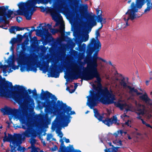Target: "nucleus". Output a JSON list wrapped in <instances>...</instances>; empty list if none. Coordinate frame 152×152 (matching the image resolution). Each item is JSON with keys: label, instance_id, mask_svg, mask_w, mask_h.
Wrapping results in <instances>:
<instances>
[{"label": "nucleus", "instance_id": "obj_1", "mask_svg": "<svg viewBox=\"0 0 152 152\" xmlns=\"http://www.w3.org/2000/svg\"><path fill=\"white\" fill-rule=\"evenodd\" d=\"M112 83L109 90L107 88V104L114 103L121 110L125 111L121 117L129 126L132 119L127 114L129 111H136L138 114L147 119L150 118L152 114V99L146 93H140L134 88L128 86L124 78L115 75L110 79Z\"/></svg>", "mask_w": 152, "mask_h": 152}, {"label": "nucleus", "instance_id": "obj_2", "mask_svg": "<svg viewBox=\"0 0 152 152\" xmlns=\"http://www.w3.org/2000/svg\"><path fill=\"white\" fill-rule=\"evenodd\" d=\"M9 117L10 120L13 119L14 120H18L19 119L22 123V127L23 129H27L25 132L21 135V137H29L31 136H35V132L33 130L31 124L30 123H24V117L22 116L17 113H13L12 115H9Z\"/></svg>", "mask_w": 152, "mask_h": 152}, {"label": "nucleus", "instance_id": "obj_3", "mask_svg": "<svg viewBox=\"0 0 152 152\" xmlns=\"http://www.w3.org/2000/svg\"><path fill=\"white\" fill-rule=\"evenodd\" d=\"M35 10H17L14 13L11 10H0V17L4 20L7 17L12 18L17 15H23L26 19L30 20Z\"/></svg>", "mask_w": 152, "mask_h": 152}, {"label": "nucleus", "instance_id": "obj_4", "mask_svg": "<svg viewBox=\"0 0 152 152\" xmlns=\"http://www.w3.org/2000/svg\"><path fill=\"white\" fill-rule=\"evenodd\" d=\"M61 10H41V12L46 14H50L54 21L56 22L54 27L59 26V28L57 31L59 32L63 38L64 35V24L62 17L59 14Z\"/></svg>", "mask_w": 152, "mask_h": 152}, {"label": "nucleus", "instance_id": "obj_5", "mask_svg": "<svg viewBox=\"0 0 152 152\" xmlns=\"http://www.w3.org/2000/svg\"><path fill=\"white\" fill-rule=\"evenodd\" d=\"M18 137V136H13L8 134V137L5 136L3 139L4 142H10L11 152H15L17 150L20 152H24L25 151V148L20 145L22 142L20 139Z\"/></svg>", "mask_w": 152, "mask_h": 152}, {"label": "nucleus", "instance_id": "obj_6", "mask_svg": "<svg viewBox=\"0 0 152 152\" xmlns=\"http://www.w3.org/2000/svg\"><path fill=\"white\" fill-rule=\"evenodd\" d=\"M53 0H27L25 2L21 1L17 4L18 10H36L37 3L47 4Z\"/></svg>", "mask_w": 152, "mask_h": 152}, {"label": "nucleus", "instance_id": "obj_7", "mask_svg": "<svg viewBox=\"0 0 152 152\" xmlns=\"http://www.w3.org/2000/svg\"><path fill=\"white\" fill-rule=\"evenodd\" d=\"M15 58L13 56L10 57L7 60H6L5 62V64L4 66L1 65L0 64V72L1 70L3 71L4 75L7 76L8 73L12 71V69L15 70L18 69V66L14 65L15 61Z\"/></svg>", "mask_w": 152, "mask_h": 152}, {"label": "nucleus", "instance_id": "obj_8", "mask_svg": "<svg viewBox=\"0 0 152 152\" xmlns=\"http://www.w3.org/2000/svg\"><path fill=\"white\" fill-rule=\"evenodd\" d=\"M80 0H68L70 8H48L47 9L42 7L41 10H88V6L87 4H80Z\"/></svg>", "mask_w": 152, "mask_h": 152}, {"label": "nucleus", "instance_id": "obj_9", "mask_svg": "<svg viewBox=\"0 0 152 152\" xmlns=\"http://www.w3.org/2000/svg\"><path fill=\"white\" fill-rule=\"evenodd\" d=\"M138 10H128L127 12L126 13L124 16V20L125 23L121 22L118 25V26L119 29L124 28L129 25L127 23L128 20L130 19L133 20L136 17H139L142 15L143 13L137 14V12H140Z\"/></svg>", "mask_w": 152, "mask_h": 152}, {"label": "nucleus", "instance_id": "obj_10", "mask_svg": "<svg viewBox=\"0 0 152 152\" xmlns=\"http://www.w3.org/2000/svg\"><path fill=\"white\" fill-rule=\"evenodd\" d=\"M96 39L93 38L91 41L90 45H94L93 50L94 51H98L101 48V45L99 41L97 39V37L99 36V34L98 30L96 31L95 33Z\"/></svg>", "mask_w": 152, "mask_h": 152}, {"label": "nucleus", "instance_id": "obj_11", "mask_svg": "<svg viewBox=\"0 0 152 152\" xmlns=\"http://www.w3.org/2000/svg\"><path fill=\"white\" fill-rule=\"evenodd\" d=\"M126 134V132H124L123 131L120 130L118 131L117 132L114 134L113 135V138L111 140L114 144L118 145H121V142L118 139V137H121L123 134L125 135Z\"/></svg>", "mask_w": 152, "mask_h": 152}, {"label": "nucleus", "instance_id": "obj_12", "mask_svg": "<svg viewBox=\"0 0 152 152\" xmlns=\"http://www.w3.org/2000/svg\"><path fill=\"white\" fill-rule=\"evenodd\" d=\"M145 0H136L135 2H133L130 5V9L128 10H138L142 8L145 4Z\"/></svg>", "mask_w": 152, "mask_h": 152}, {"label": "nucleus", "instance_id": "obj_13", "mask_svg": "<svg viewBox=\"0 0 152 152\" xmlns=\"http://www.w3.org/2000/svg\"><path fill=\"white\" fill-rule=\"evenodd\" d=\"M41 27L42 28L43 32L46 35V34H48L49 31H50L53 34H55L56 32V31H54L53 32V30L50 29L51 26L49 24L47 25L45 24H41L39 27H37V28L38 29L41 28Z\"/></svg>", "mask_w": 152, "mask_h": 152}, {"label": "nucleus", "instance_id": "obj_14", "mask_svg": "<svg viewBox=\"0 0 152 152\" xmlns=\"http://www.w3.org/2000/svg\"><path fill=\"white\" fill-rule=\"evenodd\" d=\"M102 122L108 126H110L113 123L118 124L117 118L116 116H114L111 119L107 118L105 120L102 121Z\"/></svg>", "mask_w": 152, "mask_h": 152}, {"label": "nucleus", "instance_id": "obj_15", "mask_svg": "<svg viewBox=\"0 0 152 152\" xmlns=\"http://www.w3.org/2000/svg\"><path fill=\"white\" fill-rule=\"evenodd\" d=\"M17 62L18 64L24 65L29 64L30 60L29 58L25 57L24 56H20L18 59L17 60Z\"/></svg>", "mask_w": 152, "mask_h": 152}, {"label": "nucleus", "instance_id": "obj_16", "mask_svg": "<svg viewBox=\"0 0 152 152\" xmlns=\"http://www.w3.org/2000/svg\"><path fill=\"white\" fill-rule=\"evenodd\" d=\"M42 94H43L44 96L49 98H50L51 99H53V101H56L57 100L56 97L54 96L52 94L48 91H46L44 92L43 90H42Z\"/></svg>", "mask_w": 152, "mask_h": 152}, {"label": "nucleus", "instance_id": "obj_17", "mask_svg": "<svg viewBox=\"0 0 152 152\" xmlns=\"http://www.w3.org/2000/svg\"><path fill=\"white\" fill-rule=\"evenodd\" d=\"M93 16H92L91 19L87 22V24L88 27H92L96 25V22L93 18Z\"/></svg>", "mask_w": 152, "mask_h": 152}, {"label": "nucleus", "instance_id": "obj_18", "mask_svg": "<svg viewBox=\"0 0 152 152\" xmlns=\"http://www.w3.org/2000/svg\"><path fill=\"white\" fill-rule=\"evenodd\" d=\"M107 143L109 145L111 146V142H107ZM117 148L114 147L113 146H112L111 148H110L107 150V149H106L104 150V151L105 152H117Z\"/></svg>", "mask_w": 152, "mask_h": 152}, {"label": "nucleus", "instance_id": "obj_19", "mask_svg": "<svg viewBox=\"0 0 152 152\" xmlns=\"http://www.w3.org/2000/svg\"><path fill=\"white\" fill-rule=\"evenodd\" d=\"M94 113L95 116L99 121H102V118L104 117V115L101 116L98 113L97 110L96 109H94Z\"/></svg>", "mask_w": 152, "mask_h": 152}, {"label": "nucleus", "instance_id": "obj_20", "mask_svg": "<svg viewBox=\"0 0 152 152\" xmlns=\"http://www.w3.org/2000/svg\"><path fill=\"white\" fill-rule=\"evenodd\" d=\"M68 151L67 152H81L80 151L78 150H74L73 146L69 145L66 148Z\"/></svg>", "mask_w": 152, "mask_h": 152}, {"label": "nucleus", "instance_id": "obj_21", "mask_svg": "<svg viewBox=\"0 0 152 152\" xmlns=\"http://www.w3.org/2000/svg\"><path fill=\"white\" fill-rule=\"evenodd\" d=\"M19 43L18 41V39L16 38H12L10 42V43L12 45V46L11 48V50L13 51V45L14 44Z\"/></svg>", "mask_w": 152, "mask_h": 152}, {"label": "nucleus", "instance_id": "obj_22", "mask_svg": "<svg viewBox=\"0 0 152 152\" xmlns=\"http://www.w3.org/2000/svg\"><path fill=\"white\" fill-rule=\"evenodd\" d=\"M65 112L67 114L69 115H72L75 114V113L74 111H71L72 109L71 107H68L65 108ZM64 110H65V109H64Z\"/></svg>", "mask_w": 152, "mask_h": 152}, {"label": "nucleus", "instance_id": "obj_23", "mask_svg": "<svg viewBox=\"0 0 152 152\" xmlns=\"http://www.w3.org/2000/svg\"><path fill=\"white\" fill-rule=\"evenodd\" d=\"M81 16L84 18H87L89 17V14L87 12V10H80Z\"/></svg>", "mask_w": 152, "mask_h": 152}, {"label": "nucleus", "instance_id": "obj_24", "mask_svg": "<svg viewBox=\"0 0 152 152\" xmlns=\"http://www.w3.org/2000/svg\"><path fill=\"white\" fill-rule=\"evenodd\" d=\"M64 141L66 143H69V139H66L65 137H64L62 139H61L60 140V141L61 143V146H63L64 145Z\"/></svg>", "mask_w": 152, "mask_h": 152}, {"label": "nucleus", "instance_id": "obj_25", "mask_svg": "<svg viewBox=\"0 0 152 152\" xmlns=\"http://www.w3.org/2000/svg\"><path fill=\"white\" fill-rule=\"evenodd\" d=\"M31 148V152H43L42 150H40L39 148L32 146Z\"/></svg>", "mask_w": 152, "mask_h": 152}, {"label": "nucleus", "instance_id": "obj_26", "mask_svg": "<svg viewBox=\"0 0 152 152\" xmlns=\"http://www.w3.org/2000/svg\"><path fill=\"white\" fill-rule=\"evenodd\" d=\"M147 7L145 10H151L152 9V4L150 0H148L147 3Z\"/></svg>", "mask_w": 152, "mask_h": 152}, {"label": "nucleus", "instance_id": "obj_27", "mask_svg": "<svg viewBox=\"0 0 152 152\" xmlns=\"http://www.w3.org/2000/svg\"><path fill=\"white\" fill-rule=\"evenodd\" d=\"M57 106L62 109L65 107H66L65 104H64L62 102H60L59 101H58L57 102Z\"/></svg>", "mask_w": 152, "mask_h": 152}, {"label": "nucleus", "instance_id": "obj_28", "mask_svg": "<svg viewBox=\"0 0 152 152\" xmlns=\"http://www.w3.org/2000/svg\"><path fill=\"white\" fill-rule=\"evenodd\" d=\"M20 70L22 72H24L25 71H28V69H27L24 66H21Z\"/></svg>", "mask_w": 152, "mask_h": 152}, {"label": "nucleus", "instance_id": "obj_29", "mask_svg": "<svg viewBox=\"0 0 152 152\" xmlns=\"http://www.w3.org/2000/svg\"><path fill=\"white\" fill-rule=\"evenodd\" d=\"M56 132L58 134V136L61 138L63 136V134L60 131H56Z\"/></svg>", "mask_w": 152, "mask_h": 152}, {"label": "nucleus", "instance_id": "obj_30", "mask_svg": "<svg viewBox=\"0 0 152 152\" xmlns=\"http://www.w3.org/2000/svg\"><path fill=\"white\" fill-rule=\"evenodd\" d=\"M77 86L76 85H75V89H73V90H72L71 91V89L70 88H69V87H67V89L66 90H69V92L70 93H72L73 92H74L75 89H76V88H77Z\"/></svg>", "mask_w": 152, "mask_h": 152}, {"label": "nucleus", "instance_id": "obj_31", "mask_svg": "<svg viewBox=\"0 0 152 152\" xmlns=\"http://www.w3.org/2000/svg\"><path fill=\"white\" fill-rule=\"evenodd\" d=\"M47 140H50L53 139V136L51 134H48L47 135Z\"/></svg>", "mask_w": 152, "mask_h": 152}, {"label": "nucleus", "instance_id": "obj_32", "mask_svg": "<svg viewBox=\"0 0 152 152\" xmlns=\"http://www.w3.org/2000/svg\"><path fill=\"white\" fill-rule=\"evenodd\" d=\"M9 8L8 6H0V10H9Z\"/></svg>", "mask_w": 152, "mask_h": 152}, {"label": "nucleus", "instance_id": "obj_33", "mask_svg": "<svg viewBox=\"0 0 152 152\" xmlns=\"http://www.w3.org/2000/svg\"><path fill=\"white\" fill-rule=\"evenodd\" d=\"M142 123L144 124H145V125L148 127H149L152 129V126H151L150 124H148L146 123V122L143 121V120L141 119Z\"/></svg>", "mask_w": 152, "mask_h": 152}, {"label": "nucleus", "instance_id": "obj_34", "mask_svg": "<svg viewBox=\"0 0 152 152\" xmlns=\"http://www.w3.org/2000/svg\"><path fill=\"white\" fill-rule=\"evenodd\" d=\"M10 32L11 33H14L15 31V29L14 27H11L9 30Z\"/></svg>", "mask_w": 152, "mask_h": 152}, {"label": "nucleus", "instance_id": "obj_35", "mask_svg": "<svg viewBox=\"0 0 152 152\" xmlns=\"http://www.w3.org/2000/svg\"><path fill=\"white\" fill-rule=\"evenodd\" d=\"M64 11H63V12H64V14L66 16H69V15L68 12H69V10H63Z\"/></svg>", "mask_w": 152, "mask_h": 152}, {"label": "nucleus", "instance_id": "obj_36", "mask_svg": "<svg viewBox=\"0 0 152 152\" xmlns=\"http://www.w3.org/2000/svg\"><path fill=\"white\" fill-rule=\"evenodd\" d=\"M30 142L31 145V147L32 146H34L33 144L36 142V140L35 139H32L30 140Z\"/></svg>", "mask_w": 152, "mask_h": 152}, {"label": "nucleus", "instance_id": "obj_37", "mask_svg": "<svg viewBox=\"0 0 152 152\" xmlns=\"http://www.w3.org/2000/svg\"><path fill=\"white\" fill-rule=\"evenodd\" d=\"M22 20V18L20 16L17 17L16 18V20L17 21L18 23L20 22Z\"/></svg>", "mask_w": 152, "mask_h": 152}, {"label": "nucleus", "instance_id": "obj_38", "mask_svg": "<svg viewBox=\"0 0 152 152\" xmlns=\"http://www.w3.org/2000/svg\"><path fill=\"white\" fill-rule=\"evenodd\" d=\"M22 36L21 35H19L18 36V37L16 38V39H18V41L19 42H20L22 40Z\"/></svg>", "mask_w": 152, "mask_h": 152}, {"label": "nucleus", "instance_id": "obj_39", "mask_svg": "<svg viewBox=\"0 0 152 152\" xmlns=\"http://www.w3.org/2000/svg\"><path fill=\"white\" fill-rule=\"evenodd\" d=\"M51 110V113H52V112H53V115H55L56 114V111L57 110H56V109H53V110Z\"/></svg>", "mask_w": 152, "mask_h": 152}, {"label": "nucleus", "instance_id": "obj_40", "mask_svg": "<svg viewBox=\"0 0 152 152\" xmlns=\"http://www.w3.org/2000/svg\"><path fill=\"white\" fill-rule=\"evenodd\" d=\"M85 39L84 40H83V41L84 42H86L88 40V35H86L85 37Z\"/></svg>", "mask_w": 152, "mask_h": 152}, {"label": "nucleus", "instance_id": "obj_41", "mask_svg": "<svg viewBox=\"0 0 152 152\" xmlns=\"http://www.w3.org/2000/svg\"><path fill=\"white\" fill-rule=\"evenodd\" d=\"M70 122V120L68 121L67 122V123H66L65 124H63V125H64L63 126L65 127V126H67L68 125V124Z\"/></svg>", "mask_w": 152, "mask_h": 152}, {"label": "nucleus", "instance_id": "obj_42", "mask_svg": "<svg viewBox=\"0 0 152 152\" xmlns=\"http://www.w3.org/2000/svg\"><path fill=\"white\" fill-rule=\"evenodd\" d=\"M15 30H16L17 31H20V27H19L18 26H14Z\"/></svg>", "mask_w": 152, "mask_h": 152}, {"label": "nucleus", "instance_id": "obj_43", "mask_svg": "<svg viewBox=\"0 0 152 152\" xmlns=\"http://www.w3.org/2000/svg\"><path fill=\"white\" fill-rule=\"evenodd\" d=\"M16 88H18L19 89H22L23 88V87H22V86H18V85H16Z\"/></svg>", "mask_w": 152, "mask_h": 152}, {"label": "nucleus", "instance_id": "obj_44", "mask_svg": "<svg viewBox=\"0 0 152 152\" xmlns=\"http://www.w3.org/2000/svg\"><path fill=\"white\" fill-rule=\"evenodd\" d=\"M39 32H40V31H39V30H37L36 31L37 34L39 36H40V34H39Z\"/></svg>", "mask_w": 152, "mask_h": 152}, {"label": "nucleus", "instance_id": "obj_45", "mask_svg": "<svg viewBox=\"0 0 152 152\" xmlns=\"http://www.w3.org/2000/svg\"><path fill=\"white\" fill-rule=\"evenodd\" d=\"M32 29L31 30V32H32L34 31L35 30V28L34 27H32Z\"/></svg>", "mask_w": 152, "mask_h": 152}, {"label": "nucleus", "instance_id": "obj_46", "mask_svg": "<svg viewBox=\"0 0 152 152\" xmlns=\"http://www.w3.org/2000/svg\"><path fill=\"white\" fill-rule=\"evenodd\" d=\"M59 74L58 73L57 75L56 76H54L53 77H55L57 78L59 77Z\"/></svg>", "mask_w": 152, "mask_h": 152}, {"label": "nucleus", "instance_id": "obj_47", "mask_svg": "<svg viewBox=\"0 0 152 152\" xmlns=\"http://www.w3.org/2000/svg\"><path fill=\"white\" fill-rule=\"evenodd\" d=\"M57 149V148L56 147H55L54 149H52V150L53 151H56Z\"/></svg>", "mask_w": 152, "mask_h": 152}, {"label": "nucleus", "instance_id": "obj_48", "mask_svg": "<svg viewBox=\"0 0 152 152\" xmlns=\"http://www.w3.org/2000/svg\"><path fill=\"white\" fill-rule=\"evenodd\" d=\"M24 29H25V28H20V31L23 30Z\"/></svg>", "mask_w": 152, "mask_h": 152}, {"label": "nucleus", "instance_id": "obj_49", "mask_svg": "<svg viewBox=\"0 0 152 152\" xmlns=\"http://www.w3.org/2000/svg\"><path fill=\"white\" fill-rule=\"evenodd\" d=\"M1 111L3 112H4L5 111V110L4 109H2L1 110Z\"/></svg>", "mask_w": 152, "mask_h": 152}, {"label": "nucleus", "instance_id": "obj_50", "mask_svg": "<svg viewBox=\"0 0 152 152\" xmlns=\"http://www.w3.org/2000/svg\"><path fill=\"white\" fill-rule=\"evenodd\" d=\"M149 11V10H145V11H144V13H146L147 12H148Z\"/></svg>", "mask_w": 152, "mask_h": 152}, {"label": "nucleus", "instance_id": "obj_51", "mask_svg": "<svg viewBox=\"0 0 152 152\" xmlns=\"http://www.w3.org/2000/svg\"><path fill=\"white\" fill-rule=\"evenodd\" d=\"M0 27L1 28H4V29H7V28H3V26H0Z\"/></svg>", "mask_w": 152, "mask_h": 152}, {"label": "nucleus", "instance_id": "obj_52", "mask_svg": "<svg viewBox=\"0 0 152 152\" xmlns=\"http://www.w3.org/2000/svg\"><path fill=\"white\" fill-rule=\"evenodd\" d=\"M128 138L129 139V140H130L132 139V138L129 136H128Z\"/></svg>", "mask_w": 152, "mask_h": 152}, {"label": "nucleus", "instance_id": "obj_53", "mask_svg": "<svg viewBox=\"0 0 152 152\" xmlns=\"http://www.w3.org/2000/svg\"><path fill=\"white\" fill-rule=\"evenodd\" d=\"M149 81H146V85H148V84L149 83Z\"/></svg>", "mask_w": 152, "mask_h": 152}, {"label": "nucleus", "instance_id": "obj_54", "mask_svg": "<svg viewBox=\"0 0 152 152\" xmlns=\"http://www.w3.org/2000/svg\"><path fill=\"white\" fill-rule=\"evenodd\" d=\"M26 42V44H28V40H27Z\"/></svg>", "mask_w": 152, "mask_h": 152}, {"label": "nucleus", "instance_id": "obj_55", "mask_svg": "<svg viewBox=\"0 0 152 152\" xmlns=\"http://www.w3.org/2000/svg\"><path fill=\"white\" fill-rule=\"evenodd\" d=\"M27 30L28 31H30V32H31V30H30V29H28V28H27Z\"/></svg>", "mask_w": 152, "mask_h": 152}, {"label": "nucleus", "instance_id": "obj_56", "mask_svg": "<svg viewBox=\"0 0 152 152\" xmlns=\"http://www.w3.org/2000/svg\"><path fill=\"white\" fill-rule=\"evenodd\" d=\"M131 0H129V1H128V3H130V2H131Z\"/></svg>", "mask_w": 152, "mask_h": 152}, {"label": "nucleus", "instance_id": "obj_57", "mask_svg": "<svg viewBox=\"0 0 152 152\" xmlns=\"http://www.w3.org/2000/svg\"><path fill=\"white\" fill-rule=\"evenodd\" d=\"M137 118L139 119H140L141 118V117L140 116H139L137 117Z\"/></svg>", "mask_w": 152, "mask_h": 152}, {"label": "nucleus", "instance_id": "obj_58", "mask_svg": "<svg viewBox=\"0 0 152 152\" xmlns=\"http://www.w3.org/2000/svg\"><path fill=\"white\" fill-rule=\"evenodd\" d=\"M89 112V111H87L86 112V114H87V113H88Z\"/></svg>", "mask_w": 152, "mask_h": 152}, {"label": "nucleus", "instance_id": "obj_59", "mask_svg": "<svg viewBox=\"0 0 152 152\" xmlns=\"http://www.w3.org/2000/svg\"><path fill=\"white\" fill-rule=\"evenodd\" d=\"M150 95H152V91H151L150 92Z\"/></svg>", "mask_w": 152, "mask_h": 152}, {"label": "nucleus", "instance_id": "obj_60", "mask_svg": "<svg viewBox=\"0 0 152 152\" xmlns=\"http://www.w3.org/2000/svg\"><path fill=\"white\" fill-rule=\"evenodd\" d=\"M9 151V150H6V152H8V151Z\"/></svg>", "mask_w": 152, "mask_h": 152}, {"label": "nucleus", "instance_id": "obj_61", "mask_svg": "<svg viewBox=\"0 0 152 152\" xmlns=\"http://www.w3.org/2000/svg\"><path fill=\"white\" fill-rule=\"evenodd\" d=\"M128 99H132V97H130V98H129Z\"/></svg>", "mask_w": 152, "mask_h": 152}, {"label": "nucleus", "instance_id": "obj_62", "mask_svg": "<svg viewBox=\"0 0 152 152\" xmlns=\"http://www.w3.org/2000/svg\"><path fill=\"white\" fill-rule=\"evenodd\" d=\"M95 10H99V7H98V8H96Z\"/></svg>", "mask_w": 152, "mask_h": 152}, {"label": "nucleus", "instance_id": "obj_63", "mask_svg": "<svg viewBox=\"0 0 152 152\" xmlns=\"http://www.w3.org/2000/svg\"><path fill=\"white\" fill-rule=\"evenodd\" d=\"M137 135H139L140 134L139 133H137Z\"/></svg>", "mask_w": 152, "mask_h": 152}, {"label": "nucleus", "instance_id": "obj_64", "mask_svg": "<svg viewBox=\"0 0 152 152\" xmlns=\"http://www.w3.org/2000/svg\"><path fill=\"white\" fill-rule=\"evenodd\" d=\"M98 11L99 12V11H101V10H98Z\"/></svg>", "mask_w": 152, "mask_h": 152}]
</instances>
